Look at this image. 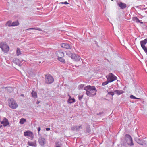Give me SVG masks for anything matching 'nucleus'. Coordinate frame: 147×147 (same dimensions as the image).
Masks as SVG:
<instances>
[{"mask_svg":"<svg viewBox=\"0 0 147 147\" xmlns=\"http://www.w3.org/2000/svg\"><path fill=\"white\" fill-rule=\"evenodd\" d=\"M39 30V31H42V30L41 29H40L39 28H38V27L31 28H29L27 29V30Z\"/></svg>","mask_w":147,"mask_h":147,"instance_id":"obj_23","label":"nucleus"},{"mask_svg":"<svg viewBox=\"0 0 147 147\" xmlns=\"http://www.w3.org/2000/svg\"><path fill=\"white\" fill-rule=\"evenodd\" d=\"M24 135L25 136H28L32 139L34 137L33 134L30 131H28L24 132Z\"/></svg>","mask_w":147,"mask_h":147,"instance_id":"obj_8","label":"nucleus"},{"mask_svg":"<svg viewBox=\"0 0 147 147\" xmlns=\"http://www.w3.org/2000/svg\"><path fill=\"white\" fill-rule=\"evenodd\" d=\"M118 5L122 9H124L127 7L126 5L125 4L122 2H120V3L118 4Z\"/></svg>","mask_w":147,"mask_h":147,"instance_id":"obj_12","label":"nucleus"},{"mask_svg":"<svg viewBox=\"0 0 147 147\" xmlns=\"http://www.w3.org/2000/svg\"><path fill=\"white\" fill-rule=\"evenodd\" d=\"M71 59L74 60L76 61L79 60L80 59V56H77L74 53H73L72 54L71 56Z\"/></svg>","mask_w":147,"mask_h":147,"instance_id":"obj_9","label":"nucleus"},{"mask_svg":"<svg viewBox=\"0 0 147 147\" xmlns=\"http://www.w3.org/2000/svg\"><path fill=\"white\" fill-rule=\"evenodd\" d=\"M39 143L41 145L43 146L45 144V139L42 138H40L38 140Z\"/></svg>","mask_w":147,"mask_h":147,"instance_id":"obj_14","label":"nucleus"},{"mask_svg":"<svg viewBox=\"0 0 147 147\" xmlns=\"http://www.w3.org/2000/svg\"><path fill=\"white\" fill-rule=\"evenodd\" d=\"M109 82H109V80H107V81H106L105 82H103L102 83V85L103 86L105 85H107Z\"/></svg>","mask_w":147,"mask_h":147,"instance_id":"obj_29","label":"nucleus"},{"mask_svg":"<svg viewBox=\"0 0 147 147\" xmlns=\"http://www.w3.org/2000/svg\"><path fill=\"white\" fill-rule=\"evenodd\" d=\"M21 52L20 50V49L19 48H17V49L16 51V54L17 56H19L21 54Z\"/></svg>","mask_w":147,"mask_h":147,"instance_id":"obj_27","label":"nucleus"},{"mask_svg":"<svg viewBox=\"0 0 147 147\" xmlns=\"http://www.w3.org/2000/svg\"><path fill=\"white\" fill-rule=\"evenodd\" d=\"M9 107L11 109H15L18 107V105L16 101L13 98H11L8 100Z\"/></svg>","mask_w":147,"mask_h":147,"instance_id":"obj_2","label":"nucleus"},{"mask_svg":"<svg viewBox=\"0 0 147 147\" xmlns=\"http://www.w3.org/2000/svg\"><path fill=\"white\" fill-rule=\"evenodd\" d=\"M61 46L62 47L66 49H71L70 45L66 43H63L61 44Z\"/></svg>","mask_w":147,"mask_h":147,"instance_id":"obj_11","label":"nucleus"},{"mask_svg":"<svg viewBox=\"0 0 147 147\" xmlns=\"http://www.w3.org/2000/svg\"><path fill=\"white\" fill-rule=\"evenodd\" d=\"M2 127V125H0V128Z\"/></svg>","mask_w":147,"mask_h":147,"instance_id":"obj_38","label":"nucleus"},{"mask_svg":"<svg viewBox=\"0 0 147 147\" xmlns=\"http://www.w3.org/2000/svg\"><path fill=\"white\" fill-rule=\"evenodd\" d=\"M1 123L3 124L4 127L8 125L9 124V123L8 121V119L6 118H5L3 119V121H1Z\"/></svg>","mask_w":147,"mask_h":147,"instance_id":"obj_10","label":"nucleus"},{"mask_svg":"<svg viewBox=\"0 0 147 147\" xmlns=\"http://www.w3.org/2000/svg\"><path fill=\"white\" fill-rule=\"evenodd\" d=\"M82 98V97H79V99L80 100V99H81Z\"/></svg>","mask_w":147,"mask_h":147,"instance_id":"obj_35","label":"nucleus"},{"mask_svg":"<svg viewBox=\"0 0 147 147\" xmlns=\"http://www.w3.org/2000/svg\"><path fill=\"white\" fill-rule=\"evenodd\" d=\"M12 22L11 21H7L6 24V26H12Z\"/></svg>","mask_w":147,"mask_h":147,"instance_id":"obj_26","label":"nucleus"},{"mask_svg":"<svg viewBox=\"0 0 147 147\" xmlns=\"http://www.w3.org/2000/svg\"><path fill=\"white\" fill-rule=\"evenodd\" d=\"M125 138L128 144L130 145H133L132 138L130 135L128 134L126 135Z\"/></svg>","mask_w":147,"mask_h":147,"instance_id":"obj_7","label":"nucleus"},{"mask_svg":"<svg viewBox=\"0 0 147 147\" xmlns=\"http://www.w3.org/2000/svg\"><path fill=\"white\" fill-rule=\"evenodd\" d=\"M56 56L57 57V59L63 63H65V60L63 58L64 55V53L62 51H58L55 53Z\"/></svg>","mask_w":147,"mask_h":147,"instance_id":"obj_3","label":"nucleus"},{"mask_svg":"<svg viewBox=\"0 0 147 147\" xmlns=\"http://www.w3.org/2000/svg\"><path fill=\"white\" fill-rule=\"evenodd\" d=\"M137 142L139 143V144L141 145H143L146 144V143L144 141L140 140H138L137 141Z\"/></svg>","mask_w":147,"mask_h":147,"instance_id":"obj_25","label":"nucleus"},{"mask_svg":"<svg viewBox=\"0 0 147 147\" xmlns=\"http://www.w3.org/2000/svg\"><path fill=\"white\" fill-rule=\"evenodd\" d=\"M39 103V102L38 101H37V104H38Z\"/></svg>","mask_w":147,"mask_h":147,"instance_id":"obj_37","label":"nucleus"},{"mask_svg":"<svg viewBox=\"0 0 147 147\" xmlns=\"http://www.w3.org/2000/svg\"><path fill=\"white\" fill-rule=\"evenodd\" d=\"M41 130V128L40 127H38V134H39V131H40Z\"/></svg>","mask_w":147,"mask_h":147,"instance_id":"obj_32","label":"nucleus"},{"mask_svg":"<svg viewBox=\"0 0 147 147\" xmlns=\"http://www.w3.org/2000/svg\"><path fill=\"white\" fill-rule=\"evenodd\" d=\"M106 78L107 80H109V82H110L116 80L117 79L116 77L112 73L109 74L107 76H106Z\"/></svg>","mask_w":147,"mask_h":147,"instance_id":"obj_6","label":"nucleus"},{"mask_svg":"<svg viewBox=\"0 0 147 147\" xmlns=\"http://www.w3.org/2000/svg\"><path fill=\"white\" fill-rule=\"evenodd\" d=\"M28 145L30 146H36V142H28Z\"/></svg>","mask_w":147,"mask_h":147,"instance_id":"obj_18","label":"nucleus"},{"mask_svg":"<svg viewBox=\"0 0 147 147\" xmlns=\"http://www.w3.org/2000/svg\"><path fill=\"white\" fill-rule=\"evenodd\" d=\"M140 43L141 47L145 46V45L147 43V38H146L143 40L141 41Z\"/></svg>","mask_w":147,"mask_h":147,"instance_id":"obj_13","label":"nucleus"},{"mask_svg":"<svg viewBox=\"0 0 147 147\" xmlns=\"http://www.w3.org/2000/svg\"><path fill=\"white\" fill-rule=\"evenodd\" d=\"M0 47L2 50L5 53L8 52L9 49V47L7 44L3 42L0 43Z\"/></svg>","mask_w":147,"mask_h":147,"instance_id":"obj_4","label":"nucleus"},{"mask_svg":"<svg viewBox=\"0 0 147 147\" xmlns=\"http://www.w3.org/2000/svg\"><path fill=\"white\" fill-rule=\"evenodd\" d=\"M5 88L8 93H11L13 91V88L10 87H6Z\"/></svg>","mask_w":147,"mask_h":147,"instance_id":"obj_15","label":"nucleus"},{"mask_svg":"<svg viewBox=\"0 0 147 147\" xmlns=\"http://www.w3.org/2000/svg\"><path fill=\"white\" fill-rule=\"evenodd\" d=\"M26 120L24 118H22L21 119L20 121V123L21 124H23L24 122H26Z\"/></svg>","mask_w":147,"mask_h":147,"instance_id":"obj_24","label":"nucleus"},{"mask_svg":"<svg viewBox=\"0 0 147 147\" xmlns=\"http://www.w3.org/2000/svg\"><path fill=\"white\" fill-rule=\"evenodd\" d=\"M130 98L131 99H140V98L136 97L135 96H134L133 95H131L130 96Z\"/></svg>","mask_w":147,"mask_h":147,"instance_id":"obj_30","label":"nucleus"},{"mask_svg":"<svg viewBox=\"0 0 147 147\" xmlns=\"http://www.w3.org/2000/svg\"><path fill=\"white\" fill-rule=\"evenodd\" d=\"M69 98L68 100V102L70 103H72L75 102V99L74 98H72L71 96L69 95Z\"/></svg>","mask_w":147,"mask_h":147,"instance_id":"obj_19","label":"nucleus"},{"mask_svg":"<svg viewBox=\"0 0 147 147\" xmlns=\"http://www.w3.org/2000/svg\"><path fill=\"white\" fill-rule=\"evenodd\" d=\"M132 20L137 23H140L142 24L143 23L142 22H140L138 18L136 17L132 18Z\"/></svg>","mask_w":147,"mask_h":147,"instance_id":"obj_17","label":"nucleus"},{"mask_svg":"<svg viewBox=\"0 0 147 147\" xmlns=\"http://www.w3.org/2000/svg\"><path fill=\"white\" fill-rule=\"evenodd\" d=\"M114 92L118 95H120L123 94L124 92L122 90H115L114 91Z\"/></svg>","mask_w":147,"mask_h":147,"instance_id":"obj_16","label":"nucleus"},{"mask_svg":"<svg viewBox=\"0 0 147 147\" xmlns=\"http://www.w3.org/2000/svg\"><path fill=\"white\" fill-rule=\"evenodd\" d=\"M64 4H69V3L67 1H65L64 2Z\"/></svg>","mask_w":147,"mask_h":147,"instance_id":"obj_33","label":"nucleus"},{"mask_svg":"<svg viewBox=\"0 0 147 147\" xmlns=\"http://www.w3.org/2000/svg\"><path fill=\"white\" fill-rule=\"evenodd\" d=\"M21 96H24V95H23V94H22L21 95Z\"/></svg>","mask_w":147,"mask_h":147,"instance_id":"obj_39","label":"nucleus"},{"mask_svg":"<svg viewBox=\"0 0 147 147\" xmlns=\"http://www.w3.org/2000/svg\"><path fill=\"white\" fill-rule=\"evenodd\" d=\"M142 48L144 50V51L147 54V47H146L145 46L143 47H142Z\"/></svg>","mask_w":147,"mask_h":147,"instance_id":"obj_28","label":"nucleus"},{"mask_svg":"<svg viewBox=\"0 0 147 147\" xmlns=\"http://www.w3.org/2000/svg\"><path fill=\"white\" fill-rule=\"evenodd\" d=\"M84 89L86 91V94L89 96H93L96 94L97 90L94 86H87L84 87Z\"/></svg>","mask_w":147,"mask_h":147,"instance_id":"obj_1","label":"nucleus"},{"mask_svg":"<svg viewBox=\"0 0 147 147\" xmlns=\"http://www.w3.org/2000/svg\"><path fill=\"white\" fill-rule=\"evenodd\" d=\"M59 3L63 4H64V2H61V3Z\"/></svg>","mask_w":147,"mask_h":147,"instance_id":"obj_36","label":"nucleus"},{"mask_svg":"<svg viewBox=\"0 0 147 147\" xmlns=\"http://www.w3.org/2000/svg\"><path fill=\"white\" fill-rule=\"evenodd\" d=\"M82 128V126L80 125L78 127L77 126H74L72 128V129L73 130H77L78 129Z\"/></svg>","mask_w":147,"mask_h":147,"instance_id":"obj_20","label":"nucleus"},{"mask_svg":"<svg viewBox=\"0 0 147 147\" xmlns=\"http://www.w3.org/2000/svg\"><path fill=\"white\" fill-rule=\"evenodd\" d=\"M46 129V131H48L50 129V128H47Z\"/></svg>","mask_w":147,"mask_h":147,"instance_id":"obj_34","label":"nucleus"},{"mask_svg":"<svg viewBox=\"0 0 147 147\" xmlns=\"http://www.w3.org/2000/svg\"><path fill=\"white\" fill-rule=\"evenodd\" d=\"M45 83L49 84L52 83L54 80L53 77L51 75H47L45 77Z\"/></svg>","mask_w":147,"mask_h":147,"instance_id":"obj_5","label":"nucleus"},{"mask_svg":"<svg viewBox=\"0 0 147 147\" xmlns=\"http://www.w3.org/2000/svg\"><path fill=\"white\" fill-rule=\"evenodd\" d=\"M32 96L35 98H36L37 97V93L36 92L33 91L32 92Z\"/></svg>","mask_w":147,"mask_h":147,"instance_id":"obj_22","label":"nucleus"},{"mask_svg":"<svg viewBox=\"0 0 147 147\" xmlns=\"http://www.w3.org/2000/svg\"><path fill=\"white\" fill-rule=\"evenodd\" d=\"M19 23L18 20H17L15 22H14L12 23V26H17L19 25Z\"/></svg>","mask_w":147,"mask_h":147,"instance_id":"obj_21","label":"nucleus"},{"mask_svg":"<svg viewBox=\"0 0 147 147\" xmlns=\"http://www.w3.org/2000/svg\"><path fill=\"white\" fill-rule=\"evenodd\" d=\"M108 93L109 94L111 95L112 96H113L114 94V92L111 91L108 92Z\"/></svg>","mask_w":147,"mask_h":147,"instance_id":"obj_31","label":"nucleus"}]
</instances>
